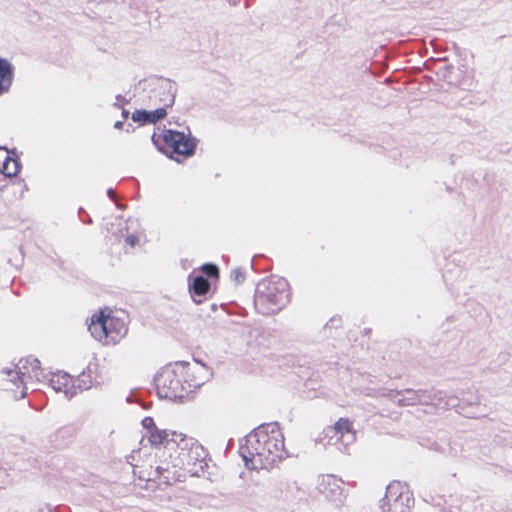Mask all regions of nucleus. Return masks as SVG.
Listing matches in <instances>:
<instances>
[{
  "label": "nucleus",
  "mask_w": 512,
  "mask_h": 512,
  "mask_svg": "<svg viewBox=\"0 0 512 512\" xmlns=\"http://www.w3.org/2000/svg\"><path fill=\"white\" fill-rule=\"evenodd\" d=\"M12 80V65L6 59L0 58V94L9 90Z\"/></svg>",
  "instance_id": "15"
},
{
  "label": "nucleus",
  "mask_w": 512,
  "mask_h": 512,
  "mask_svg": "<svg viewBox=\"0 0 512 512\" xmlns=\"http://www.w3.org/2000/svg\"><path fill=\"white\" fill-rule=\"evenodd\" d=\"M184 376L188 377L187 379H185L184 384H187V387L189 389L195 388L194 386H190V383L192 382V380H199L200 375L195 372L189 371L188 373L184 372Z\"/></svg>",
  "instance_id": "20"
},
{
  "label": "nucleus",
  "mask_w": 512,
  "mask_h": 512,
  "mask_svg": "<svg viewBox=\"0 0 512 512\" xmlns=\"http://www.w3.org/2000/svg\"><path fill=\"white\" fill-rule=\"evenodd\" d=\"M108 195L111 197V198H114L115 197V193L112 189H109L108 190Z\"/></svg>",
  "instance_id": "27"
},
{
  "label": "nucleus",
  "mask_w": 512,
  "mask_h": 512,
  "mask_svg": "<svg viewBox=\"0 0 512 512\" xmlns=\"http://www.w3.org/2000/svg\"><path fill=\"white\" fill-rule=\"evenodd\" d=\"M195 372L200 375L199 380H192L190 386L201 387L208 380L209 369L198 361L194 363L176 362L164 367L155 377V384L160 397L168 399L184 398L187 387L182 381L184 372Z\"/></svg>",
  "instance_id": "2"
},
{
  "label": "nucleus",
  "mask_w": 512,
  "mask_h": 512,
  "mask_svg": "<svg viewBox=\"0 0 512 512\" xmlns=\"http://www.w3.org/2000/svg\"><path fill=\"white\" fill-rule=\"evenodd\" d=\"M231 5L236 6L240 2V0H227Z\"/></svg>",
  "instance_id": "26"
},
{
  "label": "nucleus",
  "mask_w": 512,
  "mask_h": 512,
  "mask_svg": "<svg viewBox=\"0 0 512 512\" xmlns=\"http://www.w3.org/2000/svg\"><path fill=\"white\" fill-rule=\"evenodd\" d=\"M0 171L6 176H15L19 171L18 162L8 156V160L2 161Z\"/></svg>",
  "instance_id": "17"
},
{
  "label": "nucleus",
  "mask_w": 512,
  "mask_h": 512,
  "mask_svg": "<svg viewBox=\"0 0 512 512\" xmlns=\"http://www.w3.org/2000/svg\"><path fill=\"white\" fill-rule=\"evenodd\" d=\"M176 436L179 437V443L177 445L179 449V465L187 468L192 474H198L197 465L203 470V464L206 458L205 449L193 438H188L184 434Z\"/></svg>",
  "instance_id": "6"
},
{
  "label": "nucleus",
  "mask_w": 512,
  "mask_h": 512,
  "mask_svg": "<svg viewBox=\"0 0 512 512\" xmlns=\"http://www.w3.org/2000/svg\"><path fill=\"white\" fill-rule=\"evenodd\" d=\"M288 282L283 278H274L259 284L255 294V304L264 313H274L289 302Z\"/></svg>",
  "instance_id": "4"
},
{
  "label": "nucleus",
  "mask_w": 512,
  "mask_h": 512,
  "mask_svg": "<svg viewBox=\"0 0 512 512\" xmlns=\"http://www.w3.org/2000/svg\"><path fill=\"white\" fill-rule=\"evenodd\" d=\"M126 243L131 245L132 247L135 246V244L138 242V238L134 235H129L125 239Z\"/></svg>",
  "instance_id": "23"
},
{
  "label": "nucleus",
  "mask_w": 512,
  "mask_h": 512,
  "mask_svg": "<svg viewBox=\"0 0 512 512\" xmlns=\"http://www.w3.org/2000/svg\"><path fill=\"white\" fill-rule=\"evenodd\" d=\"M129 112L126 110L122 111L123 118L126 119L128 117Z\"/></svg>",
  "instance_id": "28"
},
{
  "label": "nucleus",
  "mask_w": 512,
  "mask_h": 512,
  "mask_svg": "<svg viewBox=\"0 0 512 512\" xmlns=\"http://www.w3.org/2000/svg\"><path fill=\"white\" fill-rule=\"evenodd\" d=\"M202 270L210 277H216L219 273L218 267L214 264H204Z\"/></svg>",
  "instance_id": "19"
},
{
  "label": "nucleus",
  "mask_w": 512,
  "mask_h": 512,
  "mask_svg": "<svg viewBox=\"0 0 512 512\" xmlns=\"http://www.w3.org/2000/svg\"><path fill=\"white\" fill-rule=\"evenodd\" d=\"M176 435L183 434L175 431L160 430L154 427V430H151L149 433V441L154 446L164 445L169 449H173L174 446H177L179 443V437Z\"/></svg>",
  "instance_id": "12"
},
{
  "label": "nucleus",
  "mask_w": 512,
  "mask_h": 512,
  "mask_svg": "<svg viewBox=\"0 0 512 512\" xmlns=\"http://www.w3.org/2000/svg\"><path fill=\"white\" fill-rule=\"evenodd\" d=\"M105 310L109 332L108 338L115 343L127 334L128 327L124 320L110 316L111 311L109 309Z\"/></svg>",
  "instance_id": "14"
},
{
  "label": "nucleus",
  "mask_w": 512,
  "mask_h": 512,
  "mask_svg": "<svg viewBox=\"0 0 512 512\" xmlns=\"http://www.w3.org/2000/svg\"><path fill=\"white\" fill-rule=\"evenodd\" d=\"M50 385L56 392H62L66 399H71L77 394L73 379L67 373L54 374L50 379Z\"/></svg>",
  "instance_id": "11"
},
{
  "label": "nucleus",
  "mask_w": 512,
  "mask_h": 512,
  "mask_svg": "<svg viewBox=\"0 0 512 512\" xmlns=\"http://www.w3.org/2000/svg\"><path fill=\"white\" fill-rule=\"evenodd\" d=\"M414 500L408 488L400 482L387 486L385 497L380 501V512H410Z\"/></svg>",
  "instance_id": "7"
},
{
  "label": "nucleus",
  "mask_w": 512,
  "mask_h": 512,
  "mask_svg": "<svg viewBox=\"0 0 512 512\" xmlns=\"http://www.w3.org/2000/svg\"><path fill=\"white\" fill-rule=\"evenodd\" d=\"M391 401L398 406L428 405L436 400L437 395H431L426 390L405 389L389 394Z\"/></svg>",
  "instance_id": "9"
},
{
  "label": "nucleus",
  "mask_w": 512,
  "mask_h": 512,
  "mask_svg": "<svg viewBox=\"0 0 512 512\" xmlns=\"http://www.w3.org/2000/svg\"><path fill=\"white\" fill-rule=\"evenodd\" d=\"M189 287L193 295L202 296L209 291L210 283L204 276L199 275L194 277Z\"/></svg>",
  "instance_id": "16"
},
{
  "label": "nucleus",
  "mask_w": 512,
  "mask_h": 512,
  "mask_svg": "<svg viewBox=\"0 0 512 512\" xmlns=\"http://www.w3.org/2000/svg\"><path fill=\"white\" fill-rule=\"evenodd\" d=\"M284 450V437L277 423L265 424L245 437V446L242 447V457L245 466L255 468L253 461L258 458L262 466L273 464L281 459Z\"/></svg>",
  "instance_id": "1"
},
{
  "label": "nucleus",
  "mask_w": 512,
  "mask_h": 512,
  "mask_svg": "<svg viewBox=\"0 0 512 512\" xmlns=\"http://www.w3.org/2000/svg\"><path fill=\"white\" fill-rule=\"evenodd\" d=\"M123 126V122L122 121H117L115 124H114V127L116 129H121Z\"/></svg>",
  "instance_id": "25"
},
{
  "label": "nucleus",
  "mask_w": 512,
  "mask_h": 512,
  "mask_svg": "<svg viewBox=\"0 0 512 512\" xmlns=\"http://www.w3.org/2000/svg\"><path fill=\"white\" fill-rule=\"evenodd\" d=\"M455 402H456V398H454V397H450V398L445 402V405H447V406H454V405H455Z\"/></svg>",
  "instance_id": "24"
},
{
  "label": "nucleus",
  "mask_w": 512,
  "mask_h": 512,
  "mask_svg": "<svg viewBox=\"0 0 512 512\" xmlns=\"http://www.w3.org/2000/svg\"><path fill=\"white\" fill-rule=\"evenodd\" d=\"M91 335L98 341L108 339V326L106 319V310H101L99 314L91 317V323L88 325Z\"/></svg>",
  "instance_id": "13"
},
{
  "label": "nucleus",
  "mask_w": 512,
  "mask_h": 512,
  "mask_svg": "<svg viewBox=\"0 0 512 512\" xmlns=\"http://www.w3.org/2000/svg\"><path fill=\"white\" fill-rule=\"evenodd\" d=\"M142 424H143L144 428L149 430V432L151 430H154V427H156V425L154 423V420L151 417L144 418L143 421H142Z\"/></svg>",
  "instance_id": "22"
},
{
  "label": "nucleus",
  "mask_w": 512,
  "mask_h": 512,
  "mask_svg": "<svg viewBox=\"0 0 512 512\" xmlns=\"http://www.w3.org/2000/svg\"><path fill=\"white\" fill-rule=\"evenodd\" d=\"M154 91L157 93V95H165L164 98L160 99L164 103V106L161 108H157L153 111L136 110L132 113L131 116L134 122L154 124L157 121L163 119L167 115L166 107H170L175 100V83L168 79L161 80L157 83V86Z\"/></svg>",
  "instance_id": "5"
},
{
  "label": "nucleus",
  "mask_w": 512,
  "mask_h": 512,
  "mask_svg": "<svg viewBox=\"0 0 512 512\" xmlns=\"http://www.w3.org/2000/svg\"><path fill=\"white\" fill-rule=\"evenodd\" d=\"M160 139H162V141L170 147L174 153L183 156H191L194 154L196 144L189 135H186L183 132L166 130L162 135L154 134L152 137V140L156 145H158Z\"/></svg>",
  "instance_id": "8"
},
{
  "label": "nucleus",
  "mask_w": 512,
  "mask_h": 512,
  "mask_svg": "<svg viewBox=\"0 0 512 512\" xmlns=\"http://www.w3.org/2000/svg\"><path fill=\"white\" fill-rule=\"evenodd\" d=\"M333 429L336 431L337 434H340V436H343L344 433L350 432L351 425L347 419L340 418L335 423Z\"/></svg>",
  "instance_id": "18"
},
{
  "label": "nucleus",
  "mask_w": 512,
  "mask_h": 512,
  "mask_svg": "<svg viewBox=\"0 0 512 512\" xmlns=\"http://www.w3.org/2000/svg\"><path fill=\"white\" fill-rule=\"evenodd\" d=\"M343 484L342 479L334 475H321L318 478L317 488L327 499L341 501L344 497Z\"/></svg>",
  "instance_id": "10"
},
{
  "label": "nucleus",
  "mask_w": 512,
  "mask_h": 512,
  "mask_svg": "<svg viewBox=\"0 0 512 512\" xmlns=\"http://www.w3.org/2000/svg\"><path fill=\"white\" fill-rule=\"evenodd\" d=\"M231 277L234 279L236 283H241L244 281V274L240 269H235L232 271Z\"/></svg>",
  "instance_id": "21"
},
{
  "label": "nucleus",
  "mask_w": 512,
  "mask_h": 512,
  "mask_svg": "<svg viewBox=\"0 0 512 512\" xmlns=\"http://www.w3.org/2000/svg\"><path fill=\"white\" fill-rule=\"evenodd\" d=\"M156 471L160 475L162 473L163 469L161 467H157Z\"/></svg>",
  "instance_id": "29"
},
{
  "label": "nucleus",
  "mask_w": 512,
  "mask_h": 512,
  "mask_svg": "<svg viewBox=\"0 0 512 512\" xmlns=\"http://www.w3.org/2000/svg\"><path fill=\"white\" fill-rule=\"evenodd\" d=\"M0 375L2 376V385L6 390L13 391L16 399H22L26 396L28 378L40 381L44 377L40 361L32 356L20 360L19 364L13 368L1 369Z\"/></svg>",
  "instance_id": "3"
}]
</instances>
